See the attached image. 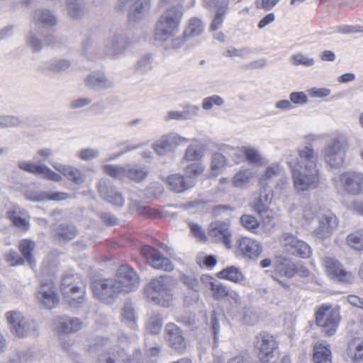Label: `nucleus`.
Here are the masks:
<instances>
[{"label":"nucleus","mask_w":363,"mask_h":363,"mask_svg":"<svg viewBox=\"0 0 363 363\" xmlns=\"http://www.w3.org/2000/svg\"><path fill=\"white\" fill-rule=\"evenodd\" d=\"M176 281L169 276H160L152 279L145 288L147 296L155 303L170 306L174 301Z\"/></svg>","instance_id":"obj_3"},{"label":"nucleus","mask_w":363,"mask_h":363,"mask_svg":"<svg viewBox=\"0 0 363 363\" xmlns=\"http://www.w3.org/2000/svg\"><path fill=\"white\" fill-rule=\"evenodd\" d=\"M38 303L47 309L57 306L60 301L56 287L52 280H46L40 284L36 292Z\"/></svg>","instance_id":"obj_16"},{"label":"nucleus","mask_w":363,"mask_h":363,"mask_svg":"<svg viewBox=\"0 0 363 363\" xmlns=\"http://www.w3.org/2000/svg\"><path fill=\"white\" fill-rule=\"evenodd\" d=\"M339 321L338 311L333 310L330 306H323L315 313V322L327 335H332L336 332Z\"/></svg>","instance_id":"obj_12"},{"label":"nucleus","mask_w":363,"mask_h":363,"mask_svg":"<svg viewBox=\"0 0 363 363\" xmlns=\"http://www.w3.org/2000/svg\"><path fill=\"white\" fill-rule=\"evenodd\" d=\"M150 0H118L116 7L123 11L128 9L130 20L137 21L146 15L150 8Z\"/></svg>","instance_id":"obj_17"},{"label":"nucleus","mask_w":363,"mask_h":363,"mask_svg":"<svg viewBox=\"0 0 363 363\" xmlns=\"http://www.w3.org/2000/svg\"><path fill=\"white\" fill-rule=\"evenodd\" d=\"M279 242L284 252L289 255L303 259L308 258L312 255L311 247L290 233H282L279 238Z\"/></svg>","instance_id":"obj_11"},{"label":"nucleus","mask_w":363,"mask_h":363,"mask_svg":"<svg viewBox=\"0 0 363 363\" xmlns=\"http://www.w3.org/2000/svg\"><path fill=\"white\" fill-rule=\"evenodd\" d=\"M141 356L139 350H135L133 355H130L124 348L115 345L102 352L97 359V363H143Z\"/></svg>","instance_id":"obj_8"},{"label":"nucleus","mask_w":363,"mask_h":363,"mask_svg":"<svg viewBox=\"0 0 363 363\" xmlns=\"http://www.w3.org/2000/svg\"><path fill=\"white\" fill-rule=\"evenodd\" d=\"M18 166L23 171L40 175L44 179L55 182H60L63 179L62 175L52 170L46 164H39L38 162L33 163L30 161H21L18 162Z\"/></svg>","instance_id":"obj_19"},{"label":"nucleus","mask_w":363,"mask_h":363,"mask_svg":"<svg viewBox=\"0 0 363 363\" xmlns=\"http://www.w3.org/2000/svg\"><path fill=\"white\" fill-rule=\"evenodd\" d=\"M183 13L182 4L170 6L163 12L155 25V38L163 42L171 41L172 48H181L184 44V39L177 37V35L179 31Z\"/></svg>","instance_id":"obj_2"},{"label":"nucleus","mask_w":363,"mask_h":363,"mask_svg":"<svg viewBox=\"0 0 363 363\" xmlns=\"http://www.w3.org/2000/svg\"><path fill=\"white\" fill-rule=\"evenodd\" d=\"M130 45V40L121 33L111 35L105 42L106 51L112 55L121 54Z\"/></svg>","instance_id":"obj_27"},{"label":"nucleus","mask_w":363,"mask_h":363,"mask_svg":"<svg viewBox=\"0 0 363 363\" xmlns=\"http://www.w3.org/2000/svg\"><path fill=\"white\" fill-rule=\"evenodd\" d=\"M226 164L227 160L224 155L219 152L214 153L211 158L210 177H216Z\"/></svg>","instance_id":"obj_44"},{"label":"nucleus","mask_w":363,"mask_h":363,"mask_svg":"<svg viewBox=\"0 0 363 363\" xmlns=\"http://www.w3.org/2000/svg\"><path fill=\"white\" fill-rule=\"evenodd\" d=\"M252 169L245 168L238 171L231 179V185L235 188L246 189L255 177Z\"/></svg>","instance_id":"obj_32"},{"label":"nucleus","mask_w":363,"mask_h":363,"mask_svg":"<svg viewBox=\"0 0 363 363\" xmlns=\"http://www.w3.org/2000/svg\"><path fill=\"white\" fill-rule=\"evenodd\" d=\"M98 189L100 196L103 199L114 206H123L125 199L122 194L116 191L111 186L110 181L107 179L100 180L98 184Z\"/></svg>","instance_id":"obj_24"},{"label":"nucleus","mask_w":363,"mask_h":363,"mask_svg":"<svg viewBox=\"0 0 363 363\" xmlns=\"http://www.w3.org/2000/svg\"><path fill=\"white\" fill-rule=\"evenodd\" d=\"M67 10L73 18H79L84 14V6L80 0H67Z\"/></svg>","instance_id":"obj_48"},{"label":"nucleus","mask_w":363,"mask_h":363,"mask_svg":"<svg viewBox=\"0 0 363 363\" xmlns=\"http://www.w3.org/2000/svg\"><path fill=\"white\" fill-rule=\"evenodd\" d=\"M218 277L236 284H241L245 279V277L240 269L234 266L223 269L218 273Z\"/></svg>","instance_id":"obj_36"},{"label":"nucleus","mask_w":363,"mask_h":363,"mask_svg":"<svg viewBox=\"0 0 363 363\" xmlns=\"http://www.w3.org/2000/svg\"><path fill=\"white\" fill-rule=\"evenodd\" d=\"M147 170L145 167L139 165H126V176L128 178L136 182L143 181L147 175Z\"/></svg>","instance_id":"obj_41"},{"label":"nucleus","mask_w":363,"mask_h":363,"mask_svg":"<svg viewBox=\"0 0 363 363\" xmlns=\"http://www.w3.org/2000/svg\"><path fill=\"white\" fill-rule=\"evenodd\" d=\"M121 288L122 293L134 291L139 286L140 279L138 273L128 265H121L114 277Z\"/></svg>","instance_id":"obj_15"},{"label":"nucleus","mask_w":363,"mask_h":363,"mask_svg":"<svg viewBox=\"0 0 363 363\" xmlns=\"http://www.w3.org/2000/svg\"><path fill=\"white\" fill-rule=\"evenodd\" d=\"M290 62L295 66L303 65L305 67H311L315 64V60L309 57L302 53H297L291 56Z\"/></svg>","instance_id":"obj_51"},{"label":"nucleus","mask_w":363,"mask_h":363,"mask_svg":"<svg viewBox=\"0 0 363 363\" xmlns=\"http://www.w3.org/2000/svg\"><path fill=\"white\" fill-rule=\"evenodd\" d=\"M26 43L28 46L30 47L33 52H39L43 48L41 41L32 31L28 34Z\"/></svg>","instance_id":"obj_60"},{"label":"nucleus","mask_w":363,"mask_h":363,"mask_svg":"<svg viewBox=\"0 0 363 363\" xmlns=\"http://www.w3.org/2000/svg\"><path fill=\"white\" fill-rule=\"evenodd\" d=\"M96 46L90 40H86L82 46V52L88 59L92 60L96 55Z\"/></svg>","instance_id":"obj_62"},{"label":"nucleus","mask_w":363,"mask_h":363,"mask_svg":"<svg viewBox=\"0 0 363 363\" xmlns=\"http://www.w3.org/2000/svg\"><path fill=\"white\" fill-rule=\"evenodd\" d=\"M240 223L245 228L252 231L257 229L259 225V221L250 215L242 216L240 217Z\"/></svg>","instance_id":"obj_58"},{"label":"nucleus","mask_w":363,"mask_h":363,"mask_svg":"<svg viewBox=\"0 0 363 363\" xmlns=\"http://www.w3.org/2000/svg\"><path fill=\"white\" fill-rule=\"evenodd\" d=\"M167 341L172 350L182 353L186 347L181 329L175 324L169 323L166 325Z\"/></svg>","instance_id":"obj_22"},{"label":"nucleus","mask_w":363,"mask_h":363,"mask_svg":"<svg viewBox=\"0 0 363 363\" xmlns=\"http://www.w3.org/2000/svg\"><path fill=\"white\" fill-rule=\"evenodd\" d=\"M100 150L97 148L87 147L80 150L77 153L78 158L83 161H89L99 157Z\"/></svg>","instance_id":"obj_54"},{"label":"nucleus","mask_w":363,"mask_h":363,"mask_svg":"<svg viewBox=\"0 0 363 363\" xmlns=\"http://www.w3.org/2000/svg\"><path fill=\"white\" fill-rule=\"evenodd\" d=\"M84 84L88 88L96 91H104L114 87L115 83L106 77L104 72H92L84 79Z\"/></svg>","instance_id":"obj_23"},{"label":"nucleus","mask_w":363,"mask_h":363,"mask_svg":"<svg viewBox=\"0 0 363 363\" xmlns=\"http://www.w3.org/2000/svg\"><path fill=\"white\" fill-rule=\"evenodd\" d=\"M314 363H331L332 353L329 344L323 340L317 342L313 346Z\"/></svg>","instance_id":"obj_31"},{"label":"nucleus","mask_w":363,"mask_h":363,"mask_svg":"<svg viewBox=\"0 0 363 363\" xmlns=\"http://www.w3.org/2000/svg\"><path fill=\"white\" fill-rule=\"evenodd\" d=\"M35 247V242L28 239L22 240L19 244V250L30 267L35 264V260L32 254Z\"/></svg>","instance_id":"obj_42"},{"label":"nucleus","mask_w":363,"mask_h":363,"mask_svg":"<svg viewBox=\"0 0 363 363\" xmlns=\"http://www.w3.org/2000/svg\"><path fill=\"white\" fill-rule=\"evenodd\" d=\"M189 226L194 237L201 242H205L207 239L206 233L202 228L194 222H189Z\"/></svg>","instance_id":"obj_63"},{"label":"nucleus","mask_w":363,"mask_h":363,"mask_svg":"<svg viewBox=\"0 0 363 363\" xmlns=\"http://www.w3.org/2000/svg\"><path fill=\"white\" fill-rule=\"evenodd\" d=\"M323 211L315 205L308 204L305 206L303 211V217L306 220H310L313 219L315 216L318 218V216L320 213H322Z\"/></svg>","instance_id":"obj_59"},{"label":"nucleus","mask_w":363,"mask_h":363,"mask_svg":"<svg viewBox=\"0 0 363 363\" xmlns=\"http://www.w3.org/2000/svg\"><path fill=\"white\" fill-rule=\"evenodd\" d=\"M204 30V24L202 21L196 17H193L189 20L186 28H185L183 37L184 42L186 39L201 35Z\"/></svg>","instance_id":"obj_37"},{"label":"nucleus","mask_w":363,"mask_h":363,"mask_svg":"<svg viewBox=\"0 0 363 363\" xmlns=\"http://www.w3.org/2000/svg\"><path fill=\"white\" fill-rule=\"evenodd\" d=\"M348 147V143L345 135H333L321 150V157L330 167L339 168L345 162Z\"/></svg>","instance_id":"obj_4"},{"label":"nucleus","mask_w":363,"mask_h":363,"mask_svg":"<svg viewBox=\"0 0 363 363\" xmlns=\"http://www.w3.org/2000/svg\"><path fill=\"white\" fill-rule=\"evenodd\" d=\"M141 253L147 262L155 269L171 271L174 268L169 258L150 246L143 247Z\"/></svg>","instance_id":"obj_21"},{"label":"nucleus","mask_w":363,"mask_h":363,"mask_svg":"<svg viewBox=\"0 0 363 363\" xmlns=\"http://www.w3.org/2000/svg\"><path fill=\"white\" fill-rule=\"evenodd\" d=\"M206 154L205 145L199 142L191 144L186 150L184 160L188 162L199 161Z\"/></svg>","instance_id":"obj_35"},{"label":"nucleus","mask_w":363,"mask_h":363,"mask_svg":"<svg viewBox=\"0 0 363 363\" xmlns=\"http://www.w3.org/2000/svg\"><path fill=\"white\" fill-rule=\"evenodd\" d=\"M208 235L213 242H221L228 249L231 247L232 234L228 223L219 220L212 222L209 225Z\"/></svg>","instance_id":"obj_20"},{"label":"nucleus","mask_w":363,"mask_h":363,"mask_svg":"<svg viewBox=\"0 0 363 363\" xmlns=\"http://www.w3.org/2000/svg\"><path fill=\"white\" fill-rule=\"evenodd\" d=\"M201 281L206 288L211 290L214 299L223 300L225 298V295L230 287L208 275H202Z\"/></svg>","instance_id":"obj_28"},{"label":"nucleus","mask_w":363,"mask_h":363,"mask_svg":"<svg viewBox=\"0 0 363 363\" xmlns=\"http://www.w3.org/2000/svg\"><path fill=\"white\" fill-rule=\"evenodd\" d=\"M224 99L218 95H212L206 97L202 101V108L206 111L211 110L213 106H221L224 104Z\"/></svg>","instance_id":"obj_53"},{"label":"nucleus","mask_w":363,"mask_h":363,"mask_svg":"<svg viewBox=\"0 0 363 363\" xmlns=\"http://www.w3.org/2000/svg\"><path fill=\"white\" fill-rule=\"evenodd\" d=\"M242 152L245 155L247 160L256 165H264L267 163L264 157L262 156L258 150L250 147H242Z\"/></svg>","instance_id":"obj_43"},{"label":"nucleus","mask_w":363,"mask_h":363,"mask_svg":"<svg viewBox=\"0 0 363 363\" xmlns=\"http://www.w3.org/2000/svg\"><path fill=\"white\" fill-rule=\"evenodd\" d=\"M33 18L37 24L42 25L43 26L48 28L55 26L57 23L55 16L47 9H39L35 11Z\"/></svg>","instance_id":"obj_39"},{"label":"nucleus","mask_w":363,"mask_h":363,"mask_svg":"<svg viewBox=\"0 0 363 363\" xmlns=\"http://www.w3.org/2000/svg\"><path fill=\"white\" fill-rule=\"evenodd\" d=\"M347 245L357 251H363V229L350 233L346 238Z\"/></svg>","instance_id":"obj_45"},{"label":"nucleus","mask_w":363,"mask_h":363,"mask_svg":"<svg viewBox=\"0 0 363 363\" xmlns=\"http://www.w3.org/2000/svg\"><path fill=\"white\" fill-rule=\"evenodd\" d=\"M162 320L159 316L151 318L147 325V330L152 334H158L162 328Z\"/></svg>","instance_id":"obj_61"},{"label":"nucleus","mask_w":363,"mask_h":363,"mask_svg":"<svg viewBox=\"0 0 363 363\" xmlns=\"http://www.w3.org/2000/svg\"><path fill=\"white\" fill-rule=\"evenodd\" d=\"M273 265L275 272L279 275L289 279L294 276L295 264L286 257L277 256L273 262Z\"/></svg>","instance_id":"obj_33"},{"label":"nucleus","mask_w":363,"mask_h":363,"mask_svg":"<svg viewBox=\"0 0 363 363\" xmlns=\"http://www.w3.org/2000/svg\"><path fill=\"white\" fill-rule=\"evenodd\" d=\"M254 345L262 363H274V351L278 344L272 335L266 332L259 333L255 337Z\"/></svg>","instance_id":"obj_10"},{"label":"nucleus","mask_w":363,"mask_h":363,"mask_svg":"<svg viewBox=\"0 0 363 363\" xmlns=\"http://www.w3.org/2000/svg\"><path fill=\"white\" fill-rule=\"evenodd\" d=\"M205 169V166L202 163H191L186 166L184 169V177L186 180L193 181V187L196 183V178L201 174Z\"/></svg>","instance_id":"obj_46"},{"label":"nucleus","mask_w":363,"mask_h":363,"mask_svg":"<svg viewBox=\"0 0 363 363\" xmlns=\"http://www.w3.org/2000/svg\"><path fill=\"white\" fill-rule=\"evenodd\" d=\"M6 216L16 228L24 231L28 230L30 216L25 209L17 206H13L8 208Z\"/></svg>","instance_id":"obj_26"},{"label":"nucleus","mask_w":363,"mask_h":363,"mask_svg":"<svg viewBox=\"0 0 363 363\" xmlns=\"http://www.w3.org/2000/svg\"><path fill=\"white\" fill-rule=\"evenodd\" d=\"M77 230L71 225H60L56 230V236L65 241L72 240L77 235Z\"/></svg>","instance_id":"obj_47"},{"label":"nucleus","mask_w":363,"mask_h":363,"mask_svg":"<svg viewBox=\"0 0 363 363\" xmlns=\"http://www.w3.org/2000/svg\"><path fill=\"white\" fill-rule=\"evenodd\" d=\"M55 323L58 332L63 334L77 332L82 327V323L79 319L65 316L57 318Z\"/></svg>","instance_id":"obj_30"},{"label":"nucleus","mask_w":363,"mask_h":363,"mask_svg":"<svg viewBox=\"0 0 363 363\" xmlns=\"http://www.w3.org/2000/svg\"><path fill=\"white\" fill-rule=\"evenodd\" d=\"M91 289L96 298L107 303H112L122 293L114 277L94 281Z\"/></svg>","instance_id":"obj_9"},{"label":"nucleus","mask_w":363,"mask_h":363,"mask_svg":"<svg viewBox=\"0 0 363 363\" xmlns=\"http://www.w3.org/2000/svg\"><path fill=\"white\" fill-rule=\"evenodd\" d=\"M347 354L354 363L363 358V340L355 339L348 344Z\"/></svg>","instance_id":"obj_40"},{"label":"nucleus","mask_w":363,"mask_h":363,"mask_svg":"<svg viewBox=\"0 0 363 363\" xmlns=\"http://www.w3.org/2000/svg\"><path fill=\"white\" fill-rule=\"evenodd\" d=\"M52 167L63 175L67 179L75 184H82L86 181V175L77 167L72 165H65L57 162H52Z\"/></svg>","instance_id":"obj_25"},{"label":"nucleus","mask_w":363,"mask_h":363,"mask_svg":"<svg viewBox=\"0 0 363 363\" xmlns=\"http://www.w3.org/2000/svg\"><path fill=\"white\" fill-rule=\"evenodd\" d=\"M22 124L21 118L16 116H0V128L16 127Z\"/></svg>","instance_id":"obj_55"},{"label":"nucleus","mask_w":363,"mask_h":363,"mask_svg":"<svg viewBox=\"0 0 363 363\" xmlns=\"http://www.w3.org/2000/svg\"><path fill=\"white\" fill-rule=\"evenodd\" d=\"M238 250L242 255L249 258L257 257L262 252L259 243L250 238L244 237L238 241Z\"/></svg>","instance_id":"obj_29"},{"label":"nucleus","mask_w":363,"mask_h":363,"mask_svg":"<svg viewBox=\"0 0 363 363\" xmlns=\"http://www.w3.org/2000/svg\"><path fill=\"white\" fill-rule=\"evenodd\" d=\"M188 141V139L176 133L162 135L152 144V147L160 156H164L174 151L179 145Z\"/></svg>","instance_id":"obj_18"},{"label":"nucleus","mask_w":363,"mask_h":363,"mask_svg":"<svg viewBox=\"0 0 363 363\" xmlns=\"http://www.w3.org/2000/svg\"><path fill=\"white\" fill-rule=\"evenodd\" d=\"M70 198L65 192H40L33 196H27V199L33 201H61Z\"/></svg>","instance_id":"obj_38"},{"label":"nucleus","mask_w":363,"mask_h":363,"mask_svg":"<svg viewBox=\"0 0 363 363\" xmlns=\"http://www.w3.org/2000/svg\"><path fill=\"white\" fill-rule=\"evenodd\" d=\"M318 225L313 230L314 235L320 240H325L331 236L338 226L337 216L329 211H323L318 216Z\"/></svg>","instance_id":"obj_14"},{"label":"nucleus","mask_w":363,"mask_h":363,"mask_svg":"<svg viewBox=\"0 0 363 363\" xmlns=\"http://www.w3.org/2000/svg\"><path fill=\"white\" fill-rule=\"evenodd\" d=\"M71 64V61L67 59H56L51 62L49 69L55 72H61L68 69Z\"/></svg>","instance_id":"obj_56"},{"label":"nucleus","mask_w":363,"mask_h":363,"mask_svg":"<svg viewBox=\"0 0 363 363\" xmlns=\"http://www.w3.org/2000/svg\"><path fill=\"white\" fill-rule=\"evenodd\" d=\"M6 319L10 325L11 333L18 338L37 335L38 325L35 320L26 317L18 311H10L5 314Z\"/></svg>","instance_id":"obj_6"},{"label":"nucleus","mask_w":363,"mask_h":363,"mask_svg":"<svg viewBox=\"0 0 363 363\" xmlns=\"http://www.w3.org/2000/svg\"><path fill=\"white\" fill-rule=\"evenodd\" d=\"M167 182L169 189L176 193L184 192L193 187V181L186 180L184 176L179 174L169 175Z\"/></svg>","instance_id":"obj_34"},{"label":"nucleus","mask_w":363,"mask_h":363,"mask_svg":"<svg viewBox=\"0 0 363 363\" xmlns=\"http://www.w3.org/2000/svg\"><path fill=\"white\" fill-rule=\"evenodd\" d=\"M104 172L109 176L120 179H124L126 176V165L106 164L103 167Z\"/></svg>","instance_id":"obj_49"},{"label":"nucleus","mask_w":363,"mask_h":363,"mask_svg":"<svg viewBox=\"0 0 363 363\" xmlns=\"http://www.w3.org/2000/svg\"><path fill=\"white\" fill-rule=\"evenodd\" d=\"M306 138L308 144L298 147L295 152L289 154L286 158L294 188L298 193L318 189L321 179L318 153L311 144L320 140V136L309 135Z\"/></svg>","instance_id":"obj_1"},{"label":"nucleus","mask_w":363,"mask_h":363,"mask_svg":"<svg viewBox=\"0 0 363 363\" xmlns=\"http://www.w3.org/2000/svg\"><path fill=\"white\" fill-rule=\"evenodd\" d=\"M122 321L134 323L136 320V315L133 304L130 302L125 303L121 313Z\"/></svg>","instance_id":"obj_50"},{"label":"nucleus","mask_w":363,"mask_h":363,"mask_svg":"<svg viewBox=\"0 0 363 363\" xmlns=\"http://www.w3.org/2000/svg\"><path fill=\"white\" fill-rule=\"evenodd\" d=\"M337 189L351 196L363 194V172L347 170L333 179Z\"/></svg>","instance_id":"obj_7"},{"label":"nucleus","mask_w":363,"mask_h":363,"mask_svg":"<svg viewBox=\"0 0 363 363\" xmlns=\"http://www.w3.org/2000/svg\"><path fill=\"white\" fill-rule=\"evenodd\" d=\"M151 68V57L150 55H146L138 60L135 67V71L139 74H145L149 72Z\"/></svg>","instance_id":"obj_57"},{"label":"nucleus","mask_w":363,"mask_h":363,"mask_svg":"<svg viewBox=\"0 0 363 363\" xmlns=\"http://www.w3.org/2000/svg\"><path fill=\"white\" fill-rule=\"evenodd\" d=\"M60 291L65 300L72 306L77 307L84 300L85 284L78 274L65 273L61 279Z\"/></svg>","instance_id":"obj_5"},{"label":"nucleus","mask_w":363,"mask_h":363,"mask_svg":"<svg viewBox=\"0 0 363 363\" xmlns=\"http://www.w3.org/2000/svg\"><path fill=\"white\" fill-rule=\"evenodd\" d=\"M282 172V167L278 162L272 163L267 167L261 179L267 181L277 177Z\"/></svg>","instance_id":"obj_52"},{"label":"nucleus","mask_w":363,"mask_h":363,"mask_svg":"<svg viewBox=\"0 0 363 363\" xmlns=\"http://www.w3.org/2000/svg\"><path fill=\"white\" fill-rule=\"evenodd\" d=\"M225 53L228 57H240L241 58H246L250 55L251 50L248 48L237 49L235 48L231 47L225 51Z\"/></svg>","instance_id":"obj_64"},{"label":"nucleus","mask_w":363,"mask_h":363,"mask_svg":"<svg viewBox=\"0 0 363 363\" xmlns=\"http://www.w3.org/2000/svg\"><path fill=\"white\" fill-rule=\"evenodd\" d=\"M323 264L327 275L332 280L345 284L353 283L354 276L352 272L345 270L338 260L325 257L323 260Z\"/></svg>","instance_id":"obj_13"}]
</instances>
